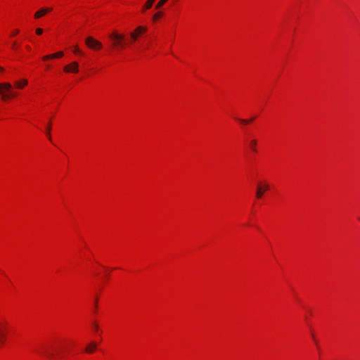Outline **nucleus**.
<instances>
[{
  "label": "nucleus",
  "instance_id": "1",
  "mask_svg": "<svg viewBox=\"0 0 360 360\" xmlns=\"http://www.w3.org/2000/svg\"><path fill=\"white\" fill-rule=\"evenodd\" d=\"M108 37L110 40L111 48L113 49H122L127 44L124 35L119 34L116 31L110 33Z\"/></svg>",
  "mask_w": 360,
  "mask_h": 360
},
{
  "label": "nucleus",
  "instance_id": "2",
  "mask_svg": "<svg viewBox=\"0 0 360 360\" xmlns=\"http://www.w3.org/2000/svg\"><path fill=\"white\" fill-rule=\"evenodd\" d=\"M86 45L93 50H99L103 47V44L92 37H88L85 39Z\"/></svg>",
  "mask_w": 360,
  "mask_h": 360
},
{
  "label": "nucleus",
  "instance_id": "3",
  "mask_svg": "<svg viewBox=\"0 0 360 360\" xmlns=\"http://www.w3.org/2000/svg\"><path fill=\"white\" fill-rule=\"evenodd\" d=\"M64 71L66 72L77 73L79 71V65L77 62H72L64 67Z\"/></svg>",
  "mask_w": 360,
  "mask_h": 360
},
{
  "label": "nucleus",
  "instance_id": "4",
  "mask_svg": "<svg viewBox=\"0 0 360 360\" xmlns=\"http://www.w3.org/2000/svg\"><path fill=\"white\" fill-rule=\"evenodd\" d=\"M269 188V187L267 184H259L256 191V197L257 198H261L265 191L268 190Z\"/></svg>",
  "mask_w": 360,
  "mask_h": 360
},
{
  "label": "nucleus",
  "instance_id": "5",
  "mask_svg": "<svg viewBox=\"0 0 360 360\" xmlns=\"http://www.w3.org/2000/svg\"><path fill=\"white\" fill-rule=\"evenodd\" d=\"M146 28L142 26L138 27L134 32L130 34L132 41L136 40L137 37L142 33L146 32Z\"/></svg>",
  "mask_w": 360,
  "mask_h": 360
},
{
  "label": "nucleus",
  "instance_id": "6",
  "mask_svg": "<svg viewBox=\"0 0 360 360\" xmlns=\"http://www.w3.org/2000/svg\"><path fill=\"white\" fill-rule=\"evenodd\" d=\"M51 11H52V8H49V7L42 8L34 13V18H39Z\"/></svg>",
  "mask_w": 360,
  "mask_h": 360
},
{
  "label": "nucleus",
  "instance_id": "7",
  "mask_svg": "<svg viewBox=\"0 0 360 360\" xmlns=\"http://www.w3.org/2000/svg\"><path fill=\"white\" fill-rule=\"evenodd\" d=\"M13 96H15L13 91H0V97L4 101H7Z\"/></svg>",
  "mask_w": 360,
  "mask_h": 360
},
{
  "label": "nucleus",
  "instance_id": "8",
  "mask_svg": "<svg viewBox=\"0 0 360 360\" xmlns=\"http://www.w3.org/2000/svg\"><path fill=\"white\" fill-rule=\"evenodd\" d=\"M6 326L4 323H0V344H3L6 337Z\"/></svg>",
  "mask_w": 360,
  "mask_h": 360
},
{
  "label": "nucleus",
  "instance_id": "9",
  "mask_svg": "<svg viewBox=\"0 0 360 360\" xmlns=\"http://www.w3.org/2000/svg\"><path fill=\"white\" fill-rule=\"evenodd\" d=\"M63 56V51H59V52H57V53H53V54H49V55L44 56L43 57V60H49V59H53V58H61Z\"/></svg>",
  "mask_w": 360,
  "mask_h": 360
},
{
  "label": "nucleus",
  "instance_id": "10",
  "mask_svg": "<svg viewBox=\"0 0 360 360\" xmlns=\"http://www.w3.org/2000/svg\"><path fill=\"white\" fill-rule=\"evenodd\" d=\"M28 82L27 79H22L15 82V88L22 89L27 85Z\"/></svg>",
  "mask_w": 360,
  "mask_h": 360
},
{
  "label": "nucleus",
  "instance_id": "11",
  "mask_svg": "<svg viewBox=\"0 0 360 360\" xmlns=\"http://www.w3.org/2000/svg\"><path fill=\"white\" fill-rule=\"evenodd\" d=\"M96 347H97V345H96V342H92L89 343V344L86 346V349H85V352H86V353L91 354V353H93V352L95 351V349H96Z\"/></svg>",
  "mask_w": 360,
  "mask_h": 360
},
{
  "label": "nucleus",
  "instance_id": "12",
  "mask_svg": "<svg viewBox=\"0 0 360 360\" xmlns=\"http://www.w3.org/2000/svg\"><path fill=\"white\" fill-rule=\"evenodd\" d=\"M155 0H148L144 6H143V11H144L146 9H149L152 7L153 3L155 2Z\"/></svg>",
  "mask_w": 360,
  "mask_h": 360
},
{
  "label": "nucleus",
  "instance_id": "13",
  "mask_svg": "<svg viewBox=\"0 0 360 360\" xmlns=\"http://www.w3.org/2000/svg\"><path fill=\"white\" fill-rule=\"evenodd\" d=\"M12 86L9 83L0 84V90H11Z\"/></svg>",
  "mask_w": 360,
  "mask_h": 360
},
{
  "label": "nucleus",
  "instance_id": "14",
  "mask_svg": "<svg viewBox=\"0 0 360 360\" xmlns=\"http://www.w3.org/2000/svg\"><path fill=\"white\" fill-rule=\"evenodd\" d=\"M51 123L49 122L47 127H46V135L50 141H51Z\"/></svg>",
  "mask_w": 360,
  "mask_h": 360
},
{
  "label": "nucleus",
  "instance_id": "15",
  "mask_svg": "<svg viewBox=\"0 0 360 360\" xmlns=\"http://www.w3.org/2000/svg\"><path fill=\"white\" fill-rule=\"evenodd\" d=\"M168 0H160L155 6L156 9L161 8Z\"/></svg>",
  "mask_w": 360,
  "mask_h": 360
},
{
  "label": "nucleus",
  "instance_id": "16",
  "mask_svg": "<svg viewBox=\"0 0 360 360\" xmlns=\"http://www.w3.org/2000/svg\"><path fill=\"white\" fill-rule=\"evenodd\" d=\"M256 144H257V141L256 140H251L250 142V146L255 151L256 150V149H255Z\"/></svg>",
  "mask_w": 360,
  "mask_h": 360
},
{
  "label": "nucleus",
  "instance_id": "17",
  "mask_svg": "<svg viewBox=\"0 0 360 360\" xmlns=\"http://www.w3.org/2000/svg\"><path fill=\"white\" fill-rule=\"evenodd\" d=\"M162 13L161 12H158L157 13H155L153 16V20H156L158 18H160L162 16Z\"/></svg>",
  "mask_w": 360,
  "mask_h": 360
},
{
  "label": "nucleus",
  "instance_id": "18",
  "mask_svg": "<svg viewBox=\"0 0 360 360\" xmlns=\"http://www.w3.org/2000/svg\"><path fill=\"white\" fill-rule=\"evenodd\" d=\"M45 354L47 356L48 358L52 359L54 356V354L50 352H46Z\"/></svg>",
  "mask_w": 360,
  "mask_h": 360
},
{
  "label": "nucleus",
  "instance_id": "19",
  "mask_svg": "<svg viewBox=\"0 0 360 360\" xmlns=\"http://www.w3.org/2000/svg\"><path fill=\"white\" fill-rule=\"evenodd\" d=\"M74 53L77 54H82L81 50L79 49L78 46H75L74 49Z\"/></svg>",
  "mask_w": 360,
  "mask_h": 360
},
{
  "label": "nucleus",
  "instance_id": "20",
  "mask_svg": "<svg viewBox=\"0 0 360 360\" xmlns=\"http://www.w3.org/2000/svg\"><path fill=\"white\" fill-rule=\"evenodd\" d=\"M92 325H93V327H94V330H95V331H98V328H99V326H98V323H96V322H94V323H92Z\"/></svg>",
  "mask_w": 360,
  "mask_h": 360
},
{
  "label": "nucleus",
  "instance_id": "21",
  "mask_svg": "<svg viewBox=\"0 0 360 360\" xmlns=\"http://www.w3.org/2000/svg\"><path fill=\"white\" fill-rule=\"evenodd\" d=\"M238 120L242 123V124H248L249 121L248 120H243V119H238Z\"/></svg>",
  "mask_w": 360,
  "mask_h": 360
},
{
  "label": "nucleus",
  "instance_id": "22",
  "mask_svg": "<svg viewBox=\"0 0 360 360\" xmlns=\"http://www.w3.org/2000/svg\"><path fill=\"white\" fill-rule=\"evenodd\" d=\"M36 33H37V34L40 35L43 33V30L41 28H37L36 30Z\"/></svg>",
  "mask_w": 360,
  "mask_h": 360
},
{
  "label": "nucleus",
  "instance_id": "23",
  "mask_svg": "<svg viewBox=\"0 0 360 360\" xmlns=\"http://www.w3.org/2000/svg\"><path fill=\"white\" fill-rule=\"evenodd\" d=\"M18 33H19V30H15L13 32L12 35H15V34H18Z\"/></svg>",
  "mask_w": 360,
  "mask_h": 360
},
{
  "label": "nucleus",
  "instance_id": "24",
  "mask_svg": "<svg viewBox=\"0 0 360 360\" xmlns=\"http://www.w3.org/2000/svg\"><path fill=\"white\" fill-rule=\"evenodd\" d=\"M4 68H3V67H1V66H0V74H1V73H2V72H4Z\"/></svg>",
  "mask_w": 360,
  "mask_h": 360
},
{
  "label": "nucleus",
  "instance_id": "25",
  "mask_svg": "<svg viewBox=\"0 0 360 360\" xmlns=\"http://www.w3.org/2000/svg\"><path fill=\"white\" fill-rule=\"evenodd\" d=\"M97 302H98V300H97V297H96V299H95V304H94V306H95L96 308L97 307Z\"/></svg>",
  "mask_w": 360,
  "mask_h": 360
},
{
  "label": "nucleus",
  "instance_id": "26",
  "mask_svg": "<svg viewBox=\"0 0 360 360\" xmlns=\"http://www.w3.org/2000/svg\"><path fill=\"white\" fill-rule=\"evenodd\" d=\"M248 120L249 121V123H250V122H252L254 120V117H252V118H251L250 120Z\"/></svg>",
  "mask_w": 360,
  "mask_h": 360
},
{
  "label": "nucleus",
  "instance_id": "27",
  "mask_svg": "<svg viewBox=\"0 0 360 360\" xmlns=\"http://www.w3.org/2000/svg\"><path fill=\"white\" fill-rule=\"evenodd\" d=\"M15 46H16V43L15 42H14L13 44V48L15 47Z\"/></svg>",
  "mask_w": 360,
  "mask_h": 360
}]
</instances>
